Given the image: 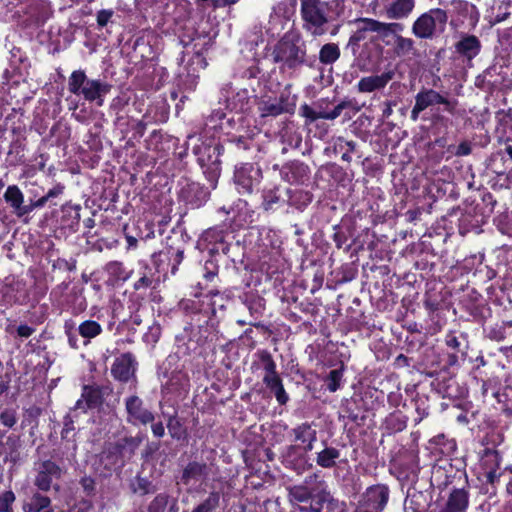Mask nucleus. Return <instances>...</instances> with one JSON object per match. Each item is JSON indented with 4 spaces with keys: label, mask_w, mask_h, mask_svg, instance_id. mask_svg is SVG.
<instances>
[{
    "label": "nucleus",
    "mask_w": 512,
    "mask_h": 512,
    "mask_svg": "<svg viewBox=\"0 0 512 512\" xmlns=\"http://www.w3.org/2000/svg\"><path fill=\"white\" fill-rule=\"evenodd\" d=\"M111 85L101 79H90L85 71L75 70L71 73L68 80V90L70 93L82 97L88 102H96L102 106L105 96L110 92Z\"/></svg>",
    "instance_id": "obj_1"
},
{
    "label": "nucleus",
    "mask_w": 512,
    "mask_h": 512,
    "mask_svg": "<svg viewBox=\"0 0 512 512\" xmlns=\"http://www.w3.org/2000/svg\"><path fill=\"white\" fill-rule=\"evenodd\" d=\"M303 29L312 36L326 33L329 22L328 3L321 0H300Z\"/></svg>",
    "instance_id": "obj_2"
},
{
    "label": "nucleus",
    "mask_w": 512,
    "mask_h": 512,
    "mask_svg": "<svg viewBox=\"0 0 512 512\" xmlns=\"http://www.w3.org/2000/svg\"><path fill=\"white\" fill-rule=\"evenodd\" d=\"M447 21L446 13L441 9H432L421 15L413 24V33L419 38H430L437 27H443Z\"/></svg>",
    "instance_id": "obj_3"
},
{
    "label": "nucleus",
    "mask_w": 512,
    "mask_h": 512,
    "mask_svg": "<svg viewBox=\"0 0 512 512\" xmlns=\"http://www.w3.org/2000/svg\"><path fill=\"white\" fill-rule=\"evenodd\" d=\"M261 178V169L256 164L245 163L235 169L234 182L240 193H251L259 185Z\"/></svg>",
    "instance_id": "obj_4"
},
{
    "label": "nucleus",
    "mask_w": 512,
    "mask_h": 512,
    "mask_svg": "<svg viewBox=\"0 0 512 512\" xmlns=\"http://www.w3.org/2000/svg\"><path fill=\"white\" fill-rule=\"evenodd\" d=\"M434 104H444L446 110L452 113L456 102L447 100L433 89L422 90L415 97V105L411 111V119L416 121L420 112Z\"/></svg>",
    "instance_id": "obj_5"
},
{
    "label": "nucleus",
    "mask_w": 512,
    "mask_h": 512,
    "mask_svg": "<svg viewBox=\"0 0 512 512\" xmlns=\"http://www.w3.org/2000/svg\"><path fill=\"white\" fill-rule=\"evenodd\" d=\"M128 422L133 425L152 423L154 415L143 404V401L137 396H131L125 401Z\"/></svg>",
    "instance_id": "obj_6"
},
{
    "label": "nucleus",
    "mask_w": 512,
    "mask_h": 512,
    "mask_svg": "<svg viewBox=\"0 0 512 512\" xmlns=\"http://www.w3.org/2000/svg\"><path fill=\"white\" fill-rule=\"evenodd\" d=\"M61 468L50 460L39 463L37 467V475L35 485L43 491H48L53 484L61 476Z\"/></svg>",
    "instance_id": "obj_7"
},
{
    "label": "nucleus",
    "mask_w": 512,
    "mask_h": 512,
    "mask_svg": "<svg viewBox=\"0 0 512 512\" xmlns=\"http://www.w3.org/2000/svg\"><path fill=\"white\" fill-rule=\"evenodd\" d=\"M275 59L292 67L303 60V52L292 42L283 40L275 50Z\"/></svg>",
    "instance_id": "obj_8"
},
{
    "label": "nucleus",
    "mask_w": 512,
    "mask_h": 512,
    "mask_svg": "<svg viewBox=\"0 0 512 512\" xmlns=\"http://www.w3.org/2000/svg\"><path fill=\"white\" fill-rule=\"evenodd\" d=\"M356 30L350 36L348 46L352 48L353 52L356 51L359 43L366 39L367 32H374L377 25V20L371 18H359L354 21Z\"/></svg>",
    "instance_id": "obj_9"
},
{
    "label": "nucleus",
    "mask_w": 512,
    "mask_h": 512,
    "mask_svg": "<svg viewBox=\"0 0 512 512\" xmlns=\"http://www.w3.org/2000/svg\"><path fill=\"white\" fill-rule=\"evenodd\" d=\"M4 199L14 209L15 214L18 217H22L33 210V207L24 206V195L16 185L8 186L5 193Z\"/></svg>",
    "instance_id": "obj_10"
},
{
    "label": "nucleus",
    "mask_w": 512,
    "mask_h": 512,
    "mask_svg": "<svg viewBox=\"0 0 512 512\" xmlns=\"http://www.w3.org/2000/svg\"><path fill=\"white\" fill-rule=\"evenodd\" d=\"M388 498L389 490L386 486H372L365 493V505L375 510H382L386 506Z\"/></svg>",
    "instance_id": "obj_11"
},
{
    "label": "nucleus",
    "mask_w": 512,
    "mask_h": 512,
    "mask_svg": "<svg viewBox=\"0 0 512 512\" xmlns=\"http://www.w3.org/2000/svg\"><path fill=\"white\" fill-rule=\"evenodd\" d=\"M135 372V359L127 353L118 357L112 367V373L115 378L121 381H127Z\"/></svg>",
    "instance_id": "obj_12"
},
{
    "label": "nucleus",
    "mask_w": 512,
    "mask_h": 512,
    "mask_svg": "<svg viewBox=\"0 0 512 512\" xmlns=\"http://www.w3.org/2000/svg\"><path fill=\"white\" fill-rule=\"evenodd\" d=\"M392 72H385L381 75H372L362 78L358 84V90L362 93H370L375 90L384 88L387 83L392 79Z\"/></svg>",
    "instance_id": "obj_13"
},
{
    "label": "nucleus",
    "mask_w": 512,
    "mask_h": 512,
    "mask_svg": "<svg viewBox=\"0 0 512 512\" xmlns=\"http://www.w3.org/2000/svg\"><path fill=\"white\" fill-rule=\"evenodd\" d=\"M261 361L263 363V383L266 385L268 389L276 388L280 384H282V379L276 371V363L272 359L271 355L268 353H264L261 356Z\"/></svg>",
    "instance_id": "obj_14"
},
{
    "label": "nucleus",
    "mask_w": 512,
    "mask_h": 512,
    "mask_svg": "<svg viewBox=\"0 0 512 512\" xmlns=\"http://www.w3.org/2000/svg\"><path fill=\"white\" fill-rule=\"evenodd\" d=\"M457 53L471 60L476 57L481 49L479 39L474 35H466L455 45Z\"/></svg>",
    "instance_id": "obj_15"
},
{
    "label": "nucleus",
    "mask_w": 512,
    "mask_h": 512,
    "mask_svg": "<svg viewBox=\"0 0 512 512\" xmlns=\"http://www.w3.org/2000/svg\"><path fill=\"white\" fill-rule=\"evenodd\" d=\"M401 29L402 26L398 23H384L377 20V25L374 29L377 36L372 41L381 40L386 45H391L397 35L396 32Z\"/></svg>",
    "instance_id": "obj_16"
},
{
    "label": "nucleus",
    "mask_w": 512,
    "mask_h": 512,
    "mask_svg": "<svg viewBox=\"0 0 512 512\" xmlns=\"http://www.w3.org/2000/svg\"><path fill=\"white\" fill-rule=\"evenodd\" d=\"M414 8V0H392L386 8L389 19H401L407 17Z\"/></svg>",
    "instance_id": "obj_17"
},
{
    "label": "nucleus",
    "mask_w": 512,
    "mask_h": 512,
    "mask_svg": "<svg viewBox=\"0 0 512 512\" xmlns=\"http://www.w3.org/2000/svg\"><path fill=\"white\" fill-rule=\"evenodd\" d=\"M295 440L303 444L305 451H311L316 441V431L307 423H303L293 429Z\"/></svg>",
    "instance_id": "obj_18"
},
{
    "label": "nucleus",
    "mask_w": 512,
    "mask_h": 512,
    "mask_svg": "<svg viewBox=\"0 0 512 512\" xmlns=\"http://www.w3.org/2000/svg\"><path fill=\"white\" fill-rule=\"evenodd\" d=\"M468 506L467 494L460 489L454 490L440 512H466Z\"/></svg>",
    "instance_id": "obj_19"
},
{
    "label": "nucleus",
    "mask_w": 512,
    "mask_h": 512,
    "mask_svg": "<svg viewBox=\"0 0 512 512\" xmlns=\"http://www.w3.org/2000/svg\"><path fill=\"white\" fill-rule=\"evenodd\" d=\"M78 332L85 339V344H87L91 339L101 334L102 327L97 321L86 320L79 325Z\"/></svg>",
    "instance_id": "obj_20"
},
{
    "label": "nucleus",
    "mask_w": 512,
    "mask_h": 512,
    "mask_svg": "<svg viewBox=\"0 0 512 512\" xmlns=\"http://www.w3.org/2000/svg\"><path fill=\"white\" fill-rule=\"evenodd\" d=\"M206 466L197 462H192L187 465L183 471L182 481L184 484H189L192 480L198 481L205 473Z\"/></svg>",
    "instance_id": "obj_21"
},
{
    "label": "nucleus",
    "mask_w": 512,
    "mask_h": 512,
    "mask_svg": "<svg viewBox=\"0 0 512 512\" xmlns=\"http://www.w3.org/2000/svg\"><path fill=\"white\" fill-rule=\"evenodd\" d=\"M393 45L394 53L398 57H403L414 53V41L410 38H405L397 34L393 41Z\"/></svg>",
    "instance_id": "obj_22"
},
{
    "label": "nucleus",
    "mask_w": 512,
    "mask_h": 512,
    "mask_svg": "<svg viewBox=\"0 0 512 512\" xmlns=\"http://www.w3.org/2000/svg\"><path fill=\"white\" fill-rule=\"evenodd\" d=\"M340 57V49L335 43L325 44L319 52V60L323 64H332Z\"/></svg>",
    "instance_id": "obj_23"
},
{
    "label": "nucleus",
    "mask_w": 512,
    "mask_h": 512,
    "mask_svg": "<svg viewBox=\"0 0 512 512\" xmlns=\"http://www.w3.org/2000/svg\"><path fill=\"white\" fill-rule=\"evenodd\" d=\"M289 501L294 503H303L312 497V492L305 485H295L289 489Z\"/></svg>",
    "instance_id": "obj_24"
},
{
    "label": "nucleus",
    "mask_w": 512,
    "mask_h": 512,
    "mask_svg": "<svg viewBox=\"0 0 512 512\" xmlns=\"http://www.w3.org/2000/svg\"><path fill=\"white\" fill-rule=\"evenodd\" d=\"M50 504V499L40 494H35L30 502L23 505L24 512H41Z\"/></svg>",
    "instance_id": "obj_25"
},
{
    "label": "nucleus",
    "mask_w": 512,
    "mask_h": 512,
    "mask_svg": "<svg viewBox=\"0 0 512 512\" xmlns=\"http://www.w3.org/2000/svg\"><path fill=\"white\" fill-rule=\"evenodd\" d=\"M339 457V451L335 448H326L321 451L317 456V464L324 467L330 468L334 466L335 460Z\"/></svg>",
    "instance_id": "obj_26"
},
{
    "label": "nucleus",
    "mask_w": 512,
    "mask_h": 512,
    "mask_svg": "<svg viewBox=\"0 0 512 512\" xmlns=\"http://www.w3.org/2000/svg\"><path fill=\"white\" fill-rule=\"evenodd\" d=\"M220 495L218 492H212L208 498L199 504L192 512H212L219 505Z\"/></svg>",
    "instance_id": "obj_27"
},
{
    "label": "nucleus",
    "mask_w": 512,
    "mask_h": 512,
    "mask_svg": "<svg viewBox=\"0 0 512 512\" xmlns=\"http://www.w3.org/2000/svg\"><path fill=\"white\" fill-rule=\"evenodd\" d=\"M261 115L266 116H277L285 111L283 105L278 101L264 102L260 106Z\"/></svg>",
    "instance_id": "obj_28"
},
{
    "label": "nucleus",
    "mask_w": 512,
    "mask_h": 512,
    "mask_svg": "<svg viewBox=\"0 0 512 512\" xmlns=\"http://www.w3.org/2000/svg\"><path fill=\"white\" fill-rule=\"evenodd\" d=\"M82 397L85 398L87 407H95L101 402L100 392L94 388L85 387Z\"/></svg>",
    "instance_id": "obj_29"
},
{
    "label": "nucleus",
    "mask_w": 512,
    "mask_h": 512,
    "mask_svg": "<svg viewBox=\"0 0 512 512\" xmlns=\"http://www.w3.org/2000/svg\"><path fill=\"white\" fill-rule=\"evenodd\" d=\"M343 373L341 370L334 369L330 371L327 379V387L329 391L335 392L340 387Z\"/></svg>",
    "instance_id": "obj_30"
},
{
    "label": "nucleus",
    "mask_w": 512,
    "mask_h": 512,
    "mask_svg": "<svg viewBox=\"0 0 512 512\" xmlns=\"http://www.w3.org/2000/svg\"><path fill=\"white\" fill-rule=\"evenodd\" d=\"M15 501L12 491H5L0 495V512H12L11 505Z\"/></svg>",
    "instance_id": "obj_31"
},
{
    "label": "nucleus",
    "mask_w": 512,
    "mask_h": 512,
    "mask_svg": "<svg viewBox=\"0 0 512 512\" xmlns=\"http://www.w3.org/2000/svg\"><path fill=\"white\" fill-rule=\"evenodd\" d=\"M0 422L6 427H13L16 423V414L12 410H5L0 414Z\"/></svg>",
    "instance_id": "obj_32"
},
{
    "label": "nucleus",
    "mask_w": 512,
    "mask_h": 512,
    "mask_svg": "<svg viewBox=\"0 0 512 512\" xmlns=\"http://www.w3.org/2000/svg\"><path fill=\"white\" fill-rule=\"evenodd\" d=\"M270 391L274 393L276 400L280 405H285L288 402L289 396L284 389L283 383L276 388H272Z\"/></svg>",
    "instance_id": "obj_33"
},
{
    "label": "nucleus",
    "mask_w": 512,
    "mask_h": 512,
    "mask_svg": "<svg viewBox=\"0 0 512 512\" xmlns=\"http://www.w3.org/2000/svg\"><path fill=\"white\" fill-rule=\"evenodd\" d=\"M212 150L213 153L216 154V159L211 163L208 169H210L212 180H216L220 174V161L218 160L219 149L218 147H214Z\"/></svg>",
    "instance_id": "obj_34"
},
{
    "label": "nucleus",
    "mask_w": 512,
    "mask_h": 512,
    "mask_svg": "<svg viewBox=\"0 0 512 512\" xmlns=\"http://www.w3.org/2000/svg\"><path fill=\"white\" fill-rule=\"evenodd\" d=\"M345 104H338L332 111L330 112H322V119L333 120L340 116L342 110L344 109Z\"/></svg>",
    "instance_id": "obj_35"
},
{
    "label": "nucleus",
    "mask_w": 512,
    "mask_h": 512,
    "mask_svg": "<svg viewBox=\"0 0 512 512\" xmlns=\"http://www.w3.org/2000/svg\"><path fill=\"white\" fill-rule=\"evenodd\" d=\"M113 12L111 10H101L97 14V23L99 26L104 27L111 19Z\"/></svg>",
    "instance_id": "obj_36"
},
{
    "label": "nucleus",
    "mask_w": 512,
    "mask_h": 512,
    "mask_svg": "<svg viewBox=\"0 0 512 512\" xmlns=\"http://www.w3.org/2000/svg\"><path fill=\"white\" fill-rule=\"evenodd\" d=\"M302 109H303V115L307 119H309L310 121H315L317 119H322V112H317V111L313 110L312 108H310L307 105H304L302 107Z\"/></svg>",
    "instance_id": "obj_37"
},
{
    "label": "nucleus",
    "mask_w": 512,
    "mask_h": 512,
    "mask_svg": "<svg viewBox=\"0 0 512 512\" xmlns=\"http://www.w3.org/2000/svg\"><path fill=\"white\" fill-rule=\"evenodd\" d=\"M72 512H98L95 507L88 501L79 502Z\"/></svg>",
    "instance_id": "obj_38"
},
{
    "label": "nucleus",
    "mask_w": 512,
    "mask_h": 512,
    "mask_svg": "<svg viewBox=\"0 0 512 512\" xmlns=\"http://www.w3.org/2000/svg\"><path fill=\"white\" fill-rule=\"evenodd\" d=\"M107 270L110 274L115 275L118 278H121L123 267L120 262H111L107 265Z\"/></svg>",
    "instance_id": "obj_39"
},
{
    "label": "nucleus",
    "mask_w": 512,
    "mask_h": 512,
    "mask_svg": "<svg viewBox=\"0 0 512 512\" xmlns=\"http://www.w3.org/2000/svg\"><path fill=\"white\" fill-rule=\"evenodd\" d=\"M152 433L155 437H163L165 434V429L162 422L153 423L151 426Z\"/></svg>",
    "instance_id": "obj_40"
},
{
    "label": "nucleus",
    "mask_w": 512,
    "mask_h": 512,
    "mask_svg": "<svg viewBox=\"0 0 512 512\" xmlns=\"http://www.w3.org/2000/svg\"><path fill=\"white\" fill-rule=\"evenodd\" d=\"M34 332V329L28 325H20L17 329V333L20 337L28 338Z\"/></svg>",
    "instance_id": "obj_41"
},
{
    "label": "nucleus",
    "mask_w": 512,
    "mask_h": 512,
    "mask_svg": "<svg viewBox=\"0 0 512 512\" xmlns=\"http://www.w3.org/2000/svg\"><path fill=\"white\" fill-rule=\"evenodd\" d=\"M470 153H471V147L466 142L461 143L458 146L457 151H456V155H458V156H465V155H469Z\"/></svg>",
    "instance_id": "obj_42"
},
{
    "label": "nucleus",
    "mask_w": 512,
    "mask_h": 512,
    "mask_svg": "<svg viewBox=\"0 0 512 512\" xmlns=\"http://www.w3.org/2000/svg\"><path fill=\"white\" fill-rule=\"evenodd\" d=\"M151 283H152V281L150 278L143 276L138 281H136L134 286H135V289L138 290L141 288L149 287L151 285Z\"/></svg>",
    "instance_id": "obj_43"
},
{
    "label": "nucleus",
    "mask_w": 512,
    "mask_h": 512,
    "mask_svg": "<svg viewBox=\"0 0 512 512\" xmlns=\"http://www.w3.org/2000/svg\"><path fill=\"white\" fill-rule=\"evenodd\" d=\"M278 201V198L275 196H271L270 198L268 196H265L263 206L265 210H270L273 208V205Z\"/></svg>",
    "instance_id": "obj_44"
},
{
    "label": "nucleus",
    "mask_w": 512,
    "mask_h": 512,
    "mask_svg": "<svg viewBox=\"0 0 512 512\" xmlns=\"http://www.w3.org/2000/svg\"><path fill=\"white\" fill-rule=\"evenodd\" d=\"M239 0H213V5L216 7H221L225 5L235 4Z\"/></svg>",
    "instance_id": "obj_45"
},
{
    "label": "nucleus",
    "mask_w": 512,
    "mask_h": 512,
    "mask_svg": "<svg viewBox=\"0 0 512 512\" xmlns=\"http://www.w3.org/2000/svg\"><path fill=\"white\" fill-rule=\"evenodd\" d=\"M47 201H48L47 197L43 196V197L39 198L33 204L28 205V207H33V209L38 208V207H43L47 203Z\"/></svg>",
    "instance_id": "obj_46"
},
{
    "label": "nucleus",
    "mask_w": 512,
    "mask_h": 512,
    "mask_svg": "<svg viewBox=\"0 0 512 512\" xmlns=\"http://www.w3.org/2000/svg\"><path fill=\"white\" fill-rule=\"evenodd\" d=\"M459 341L455 336H451L447 339V345L452 348H458L459 347Z\"/></svg>",
    "instance_id": "obj_47"
},
{
    "label": "nucleus",
    "mask_w": 512,
    "mask_h": 512,
    "mask_svg": "<svg viewBox=\"0 0 512 512\" xmlns=\"http://www.w3.org/2000/svg\"><path fill=\"white\" fill-rule=\"evenodd\" d=\"M59 193H60V190L51 189L48 191V193L45 195V197H47V199L49 200L52 197H56Z\"/></svg>",
    "instance_id": "obj_48"
},
{
    "label": "nucleus",
    "mask_w": 512,
    "mask_h": 512,
    "mask_svg": "<svg viewBox=\"0 0 512 512\" xmlns=\"http://www.w3.org/2000/svg\"><path fill=\"white\" fill-rule=\"evenodd\" d=\"M300 511H311V512H321V507H314V506H310V508H305V507H300L299 508Z\"/></svg>",
    "instance_id": "obj_49"
},
{
    "label": "nucleus",
    "mask_w": 512,
    "mask_h": 512,
    "mask_svg": "<svg viewBox=\"0 0 512 512\" xmlns=\"http://www.w3.org/2000/svg\"><path fill=\"white\" fill-rule=\"evenodd\" d=\"M506 152L510 156V158H512V146H507L506 147Z\"/></svg>",
    "instance_id": "obj_50"
},
{
    "label": "nucleus",
    "mask_w": 512,
    "mask_h": 512,
    "mask_svg": "<svg viewBox=\"0 0 512 512\" xmlns=\"http://www.w3.org/2000/svg\"><path fill=\"white\" fill-rule=\"evenodd\" d=\"M76 407L77 408H83L82 407V400H78L77 403H76Z\"/></svg>",
    "instance_id": "obj_51"
},
{
    "label": "nucleus",
    "mask_w": 512,
    "mask_h": 512,
    "mask_svg": "<svg viewBox=\"0 0 512 512\" xmlns=\"http://www.w3.org/2000/svg\"><path fill=\"white\" fill-rule=\"evenodd\" d=\"M90 483H91V481H89V483H87V480H84V486L86 489H88L90 487Z\"/></svg>",
    "instance_id": "obj_52"
},
{
    "label": "nucleus",
    "mask_w": 512,
    "mask_h": 512,
    "mask_svg": "<svg viewBox=\"0 0 512 512\" xmlns=\"http://www.w3.org/2000/svg\"><path fill=\"white\" fill-rule=\"evenodd\" d=\"M5 387L3 384H0V394L4 391Z\"/></svg>",
    "instance_id": "obj_53"
},
{
    "label": "nucleus",
    "mask_w": 512,
    "mask_h": 512,
    "mask_svg": "<svg viewBox=\"0 0 512 512\" xmlns=\"http://www.w3.org/2000/svg\"><path fill=\"white\" fill-rule=\"evenodd\" d=\"M128 241H130V243H133V242H136V239H131V238H128Z\"/></svg>",
    "instance_id": "obj_54"
},
{
    "label": "nucleus",
    "mask_w": 512,
    "mask_h": 512,
    "mask_svg": "<svg viewBox=\"0 0 512 512\" xmlns=\"http://www.w3.org/2000/svg\"><path fill=\"white\" fill-rule=\"evenodd\" d=\"M128 241H130V243H133V242H136V239H131V238H128Z\"/></svg>",
    "instance_id": "obj_55"
},
{
    "label": "nucleus",
    "mask_w": 512,
    "mask_h": 512,
    "mask_svg": "<svg viewBox=\"0 0 512 512\" xmlns=\"http://www.w3.org/2000/svg\"><path fill=\"white\" fill-rule=\"evenodd\" d=\"M128 241H130V243H133V242H136V239H131V238H128Z\"/></svg>",
    "instance_id": "obj_56"
},
{
    "label": "nucleus",
    "mask_w": 512,
    "mask_h": 512,
    "mask_svg": "<svg viewBox=\"0 0 512 512\" xmlns=\"http://www.w3.org/2000/svg\"><path fill=\"white\" fill-rule=\"evenodd\" d=\"M390 113H391V109H388V110L386 111V114H387V115H389Z\"/></svg>",
    "instance_id": "obj_57"
},
{
    "label": "nucleus",
    "mask_w": 512,
    "mask_h": 512,
    "mask_svg": "<svg viewBox=\"0 0 512 512\" xmlns=\"http://www.w3.org/2000/svg\"><path fill=\"white\" fill-rule=\"evenodd\" d=\"M43 512H51V510H44Z\"/></svg>",
    "instance_id": "obj_58"
}]
</instances>
